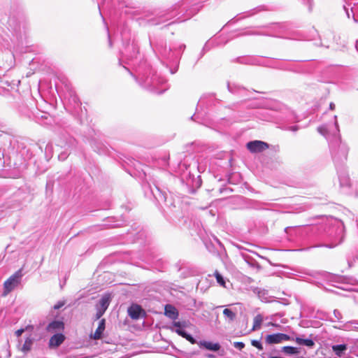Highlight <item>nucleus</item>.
I'll return each mask as SVG.
<instances>
[{
	"label": "nucleus",
	"instance_id": "1",
	"mask_svg": "<svg viewBox=\"0 0 358 358\" xmlns=\"http://www.w3.org/2000/svg\"><path fill=\"white\" fill-rule=\"evenodd\" d=\"M140 85L144 88L157 94H162L169 88L166 80L158 75L152 69L149 70L148 73H146L141 76Z\"/></svg>",
	"mask_w": 358,
	"mask_h": 358
},
{
	"label": "nucleus",
	"instance_id": "2",
	"mask_svg": "<svg viewBox=\"0 0 358 358\" xmlns=\"http://www.w3.org/2000/svg\"><path fill=\"white\" fill-rule=\"evenodd\" d=\"M332 158L336 164H339L347 159L349 148L345 143L341 142L339 136L330 142Z\"/></svg>",
	"mask_w": 358,
	"mask_h": 358
},
{
	"label": "nucleus",
	"instance_id": "3",
	"mask_svg": "<svg viewBox=\"0 0 358 358\" xmlns=\"http://www.w3.org/2000/svg\"><path fill=\"white\" fill-rule=\"evenodd\" d=\"M327 234L330 243L322 245L321 246L333 248L341 244L344 238V227L343 224L341 223L331 227Z\"/></svg>",
	"mask_w": 358,
	"mask_h": 358
},
{
	"label": "nucleus",
	"instance_id": "4",
	"mask_svg": "<svg viewBox=\"0 0 358 358\" xmlns=\"http://www.w3.org/2000/svg\"><path fill=\"white\" fill-rule=\"evenodd\" d=\"M22 269L17 270L10 276L3 283V295L6 296L20 284L22 278Z\"/></svg>",
	"mask_w": 358,
	"mask_h": 358
},
{
	"label": "nucleus",
	"instance_id": "5",
	"mask_svg": "<svg viewBox=\"0 0 358 358\" xmlns=\"http://www.w3.org/2000/svg\"><path fill=\"white\" fill-rule=\"evenodd\" d=\"M345 4L343 5V9L345 11L348 18H350V15L355 22H358V0H344Z\"/></svg>",
	"mask_w": 358,
	"mask_h": 358
},
{
	"label": "nucleus",
	"instance_id": "6",
	"mask_svg": "<svg viewBox=\"0 0 358 358\" xmlns=\"http://www.w3.org/2000/svg\"><path fill=\"white\" fill-rule=\"evenodd\" d=\"M292 337L282 333L268 334L265 338V341L268 345L278 344L283 341H291Z\"/></svg>",
	"mask_w": 358,
	"mask_h": 358
},
{
	"label": "nucleus",
	"instance_id": "7",
	"mask_svg": "<svg viewBox=\"0 0 358 358\" xmlns=\"http://www.w3.org/2000/svg\"><path fill=\"white\" fill-rule=\"evenodd\" d=\"M110 296L108 295L103 296L96 305V320H99L106 312L110 304Z\"/></svg>",
	"mask_w": 358,
	"mask_h": 358
},
{
	"label": "nucleus",
	"instance_id": "8",
	"mask_svg": "<svg viewBox=\"0 0 358 358\" xmlns=\"http://www.w3.org/2000/svg\"><path fill=\"white\" fill-rule=\"evenodd\" d=\"M247 148L251 152H261L268 148V144L261 141H250L246 145Z\"/></svg>",
	"mask_w": 358,
	"mask_h": 358
},
{
	"label": "nucleus",
	"instance_id": "9",
	"mask_svg": "<svg viewBox=\"0 0 358 358\" xmlns=\"http://www.w3.org/2000/svg\"><path fill=\"white\" fill-rule=\"evenodd\" d=\"M128 315L133 320H138L145 315L143 309L137 304H133L128 308Z\"/></svg>",
	"mask_w": 358,
	"mask_h": 358
},
{
	"label": "nucleus",
	"instance_id": "10",
	"mask_svg": "<svg viewBox=\"0 0 358 358\" xmlns=\"http://www.w3.org/2000/svg\"><path fill=\"white\" fill-rule=\"evenodd\" d=\"M64 329V324L60 320H54L50 322L46 327V330L50 333L61 331Z\"/></svg>",
	"mask_w": 358,
	"mask_h": 358
},
{
	"label": "nucleus",
	"instance_id": "11",
	"mask_svg": "<svg viewBox=\"0 0 358 358\" xmlns=\"http://www.w3.org/2000/svg\"><path fill=\"white\" fill-rule=\"evenodd\" d=\"M151 192L154 197L158 201H166L167 194L161 189L157 185L150 187Z\"/></svg>",
	"mask_w": 358,
	"mask_h": 358
},
{
	"label": "nucleus",
	"instance_id": "12",
	"mask_svg": "<svg viewBox=\"0 0 358 358\" xmlns=\"http://www.w3.org/2000/svg\"><path fill=\"white\" fill-rule=\"evenodd\" d=\"M157 50L163 57L170 60L173 59L174 53L171 48H167L166 45H157Z\"/></svg>",
	"mask_w": 358,
	"mask_h": 358
},
{
	"label": "nucleus",
	"instance_id": "13",
	"mask_svg": "<svg viewBox=\"0 0 358 358\" xmlns=\"http://www.w3.org/2000/svg\"><path fill=\"white\" fill-rule=\"evenodd\" d=\"M64 336L62 334H54L49 341L50 348H56L59 346L64 341Z\"/></svg>",
	"mask_w": 358,
	"mask_h": 358
},
{
	"label": "nucleus",
	"instance_id": "14",
	"mask_svg": "<svg viewBox=\"0 0 358 358\" xmlns=\"http://www.w3.org/2000/svg\"><path fill=\"white\" fill-rule=\"evenodd\" d=\"M201 348H204L208 350L217 352L220 349V345L218 343H212L210 341H201L198 343Z\"/></svg>",
	"mask_w": 358,
	"mask_h": 358
},
{
	"label": "nucleus",
	"instance_id": "15",
	"mask_svg": "<svg viewBox=\"0 0 358 358\" xmlns=\"http://www.w3.org/2000/svg\"><path fill=\"white\" fill-rule=\"evenodd\" d=\"M291 341H294L298 345L306 346L309 348H313L315 345V342L311 338H303L299 336L292 338Z\"/></svg>",
	"mask_w": 358,
	"mask_h": 358
},
{
	"label": "nucleus",
	"instance_id": "16",
	"mask_svg": "<svg viewBox=\"0 0 358 358\" xmlns=\"http://www.w3.org/2000/svg\"><path fill=\"white\" fill-rule=\"evenodd\" d=\"M165 315L171 320H176L178 316V312L174 306L168 304L165 306Z\"/></svg>",
	"mask_w": 358,
	"mask_h": 358
},
{
	"label": "nucleus",
	"instance_id": "17",
	"mask_svg": "<svg viewBox=\"0 0 358 358\" xmlns=\"http://www.w3.org/2000/svg\"><path fill=\"white\" fill-rule=\"evenodd\" d=\"M173 325L176 329H175L176 333H177L179 336L182 338H186L189 334L185 330L182 328L185 327V322L182 323L180 322H173Z\"/></svg>",
	"mask_w": 358,
	"mask_h": 358
},
{
	"label": "nucleus",
	"instance_id": "18",
	"mask_svg": "<svg viewBox=\"0 0 358 358\" xmlns=\"http://www.w3.org/2000/svg\"><path fill=\"white\" fill-rule=\"evenodd\" d=\"M106 327V320L102 319L99 321L97 329H96L93 338L96 340L100 339Z\"/></svg>",
	"mask_w": 358,
	"mask_h": 358
},
{
	"label": "nucleus",
	"instance_id": "19",
	"mask_svg": "<svg viewBox=\"0 0 358 358\" xmlns=\"http://www.w3.org/2000/svg\"><path fill=\"white\" fill-rule=\"evenodd\" d=\"M280 352L285 355H298L300 353V350L293 346H283L281 348Z\"/></svg>",
	"mask_w": 358,
	"mask_h": 358
},
{
	"label": "nucleus",
	"instance_id": "20",
	"mask_svg": "<svg viewBox=\"0 0 358 358\" xmlns=\"http://www.w3.org/2000/svg\"><path fill=\"white\" fill-rule=\"evenodd\" d=\"M348 350V345L346 344H339L332 346V350L337 356L341 357L345 354Z\"/></svg>",
	"mask_w": 358,
	"mask_h": 358
},
{
	"label": "nucleus",
	"instance_id": "21",
	"mask_svg": "<svg viewBox=\"0 0 358 358\" xmlns=\"http://www.w3.org/2000/svg\"><path fill=\"white\" fill-rule=\"evenodd\" d=\"M34 341V338H32L31 336L27 337L25 339L24 344L20 348V350L25 354L28 353L32 348Z\"/></svg>",
	"mask_w": 358,
	"mask_h": 358
},
{
	"label": "nucleus",
	"instance_id": "22",
	"mask_svg": "<svg viewBox=\"0 0 358 358\" xmlns=\"http://www.w3.org/2000/svg\"><path fill=\"white\" fill-rule=\"evenodd\" d=\"M246 208L259 210L262 208V203L256 200L248 199L245 202Z\"/></svg>",
	"mask_w": 358,
	"mask_h": 358
},
{
	"label": "nucleus",
	"instance_id": "23",
	"mask_svg": "<svg viewBox=\"0 0 358 358\" xmlns=\"http://www.w3.org/2000/svg\"><path fill=\"white\" fill-rule=\"evenodd\" d=\"M263 322V316L261 314L257 315L253 320L252 331H257L261 328Z\"/></svg>",
	"mask_w": 358,
	"mask_h": 358
},
{
	"label": "nucleus",
	"instance_id": "24",
	"mask_svg": "<svg viewBox=\"0 0 358 358\" xmlns=\"http://www.w3.org/2000/svg\"><path fill=\"white\" fill-rule=\"evenodd\" d=\"M206 0H194V3L192 4V7L189 9L188 16H192L196 14L201 8V6H199V3L205 1Z\"/></svg>",
	"mask_w": 358,
	"mask_h": 358
},
{
	"label": "nucleus",
	"instance_id": "25",
	"mask_svg": "<svg viewBox=\"0 0 358 358\" xmlns=\"http://www.w3.org/2000/svg\"><path fill=\"white\" fill-rule=\"evenodd\" d=\"M224 315L229 319V322H232L236 319V313L233 312L231 309L225 308L223 310Z\"/></svg>",
	"mask_w": 358,
	"mask_h": 358
},
{
	"label": "nucleus",
	"instance_id": "26",
	"mask_svg": "<svg viewBox=\"0 0 358 358\" xmlns=\"http://www.w3.org/2000/svg\"><path fill=\"white\" fill-rule=\"evenodd\" d=\"M214 275L217 280V283L221 286L225 287V280L223 276L217 271H215Z\"/></svg>",
	"mask_w": 358,
	"mask_h": 358
},
{
	"label": "nucleus",
	"instance_id": "27",
	"mask_svg": "<svg viewBox=\"0 0 358 358\" xmlns=\"http://www.w3.org/2000/svg\"><path fill=\"white\" fill-rule=\"evenodd\" d=\"M339 180L341 186L347 187L350 185V181L348 176H339Z\"/></svg>",
	"mask_w": 358,
	"mask_h": 358
},
{
	"label": "nucleus",
	"instance_id": "28",
	"mask_svg": "<svg viewBox=\"0 0 358 358\" xmlns=\"http://www.w3.org/2000/svg\"><path fill=\"white\" fill-rule=\"evenodd\" d=\"M251 344H252V346L257 348L259 350H263L262 344L261 343V342L259 341L252 340L251 341Z\"/></svg>",
	"mask_w": 358,
	"mask_h": 358
},
{
	"label": "nucleus",
	"instance_id": "29",
	"mask_svg": "<svg viewBox=\"0 0 358 358\" xmlns=\"http://www.w3.org/2000/svg\"><path fill=\"white\" fill-rule=\"evenodd\" d=\"M334 315L338 322H341L342 314L339 310L335 309L334 310Z\"/></svg>",
	"mask_w": 358,
	"mask_h": 358
},
{
	"label": "nucleus",
	"instance_id": "30",
	"mask_svg": "<svg viewBox=\"0 0 358 358\" xmlns=\"http://www.w3.org/2000/svg\"><path fill=\"white\" fill-rule=\"evenodd\" d=\"M317 131L323 136H326L327 134V128L326 126H321L317 128Z\"/></svg>",
	"mask_w": 358,
	"mask_h": 358
},
{
	"label": "nucleus",
	"instance_id": "31",
	"mask_svg": "<svg viewBox=\"0 0 358 358\" xmlns=\"http://www.w3.org/2000/svg\"><path fill=\"white\" fill-rule=\"evenodd\" d=\"M233 345L236 348L238 349L239 350H241L245 348V343L243 342H234Z\"/></svg>",
	"mask_w": 358,
	"mask_h": 358
},
{
	"label": "nucleus",
	"instance_id": "32",
	"mask_svg": "<svg viewBox=\"0 0 358 358\" xmlns=\"http://www.w3.org/2000/svg\"><path fill=\"white\" fill-rule=\"evenodd\" d=\"M69 155V153L66 152H62L58 155V159L60 161H64Z\"/></svg>",
	"mask_w": 358,
	"mask_h": 358
},
{
	"label": "nucleus",
	"instance_id": "33",
	"mask_svg": "<svg viewBox=\"0 0 358 358\" xmlns=\"http://www.w3.org/2000/svg\"><path fill=\"white\" fill-rule=\"evenodd\" d=\"M3 152L0 150V169L4 166Z\"/></svg>",
	"mask_w": 358,
	"mask_h": 358
},
{
	"label": "nucleus",
	"instance_id": "34",
	"mask_svg": "<svg viewBox=\"0 0 358 358\" xmlns=\"http://www.w3.org/2000/svg\"><path fill=\"white\" fill-rule=\"evenodd\" d=\"M187 341L190 342L192 344L198 343L196 340L189 334L187 335V336L185 338Z\"/></svg>",
	"mask_w": 358,
	"mask_h": 358
},
{
	"label": "nucleus",
	"instance_id": "35",
	"mask_svg": "<svg viewBox=\"0 0 358 358\" xmlns=\"http://www.w3.org/2000/svg\"><path fill=\"white\" fill-rule=\"evenodd\" d=\"M64 301H58L55 306H54V309L55 310H58L59 308H61L62 306H64Z\"/></svg>",
	"mask_w": 358,
	"mask_h": 358
},
{
	"label": "nucleus",
	"instance_id": "36",
	"mask_svg": "<svg viewBox=\"0 0 358 358\" xmlns=\"http://www.w3.org/2000/svg\"><path fill=\"white\" fill-rule=\"evenodd\" d=\"M287 130L292 131L293 132H296L299 129V126L294 125V126H290L287 128Z\"/></svg>",
	"mask_w": 358,
	"mask_h": 358
},
{
	"label": "nucleus",
	"instance_id": "37",
	"mask_svg": "<svg viewBox=\"0 0 358 358\" xmlns=\"http://www.w3.org/2000/svg\"><path fill=\"white\" fill-rule=\"evenodd\" d=\"M266 293L264 292H259V297L262 299V301H265V302H267L268 300L266 299V298H263V295H264Z\"/></svg>",
	"mask_w": 358,
	"mask_h": 358
},
{
	"label": "nucleus",
	"instance_id": "38",
	"mask_svg": "<svg viewBox=\"0 0 358 358\" xmlns=\"http://www.w3.org/2000/svg\"><path fill=\"white\" fill-rule=\"evenodd\" d=\"M334 119H335L334 124H335L336 131L337 133H339V127H338V122L336 120V119H337V116L336 115L334 116Z\"/></svg>",
	"mask_w": 358,
	"mask_h": 358
},
{
	"label": "nucleus",
	"instance_id": "39",
	"mask_svg": "<svg viewBox=\"0 0 358 358\" xmlns=\"http://www.w3.org/2000/svg\"><path fill=\"white\" fill-rule=\"evenodd\" d=\"M24 332V329H18L15 331V334L17 336H20L22 333Z\"/></svg>",
	"mask_w": 358,
	"mask_h": 358
},
{
	"label": "nucleus",
	"instance_id": "40",
	"mask_svg": "<svg viewBox=\"0 0 358 358\" xmlns=\"http://www.w3.org/2000/svg\"><path fill=\"white\" fill-rule=\"evenodd\" d=\"M52 144H50V143L47 144V145L45 147V152H48L49 150L50 151L52 150Z\"/></svg>",
	"mask_w": 358,
	"mask_h": 358
},
{
	"label": "nucleus",
	"instance_id": "41",
	"mask_svg": "<svg viewBox=\"0 0 358 358\" xmlns=\"http://www.w3.org/2000/svg\"><path fill=\"white\" fill-rule=\"evenodd\" d=\"M107 31H108V27H107ZM108 36L109 46L112 47V41H111V39H110V36L109 32H108Z\"/></svg>",
	"mask_w": 358,
	"mask_h": 358
},
{
	"label": "nucleus",
	"instance_id": "42",
	"mask_svg": "<svg viewBox=\"0 0 358 358\" xmlns=\"http://www.w3.org/2000/svg\"><path fill=\"white\" fill-rule=\"evenodd\" d=\"M201 180L200 178V176H198V179L196 180V185L199 187L201 186Z\"/></svg>",
	"mask_w": 358,
	"mask_h": 358
},
{
	"label": "nucleus",
	"instance_id": "43",
	"mask_svg": "<svg viewBox=\"0 0 358 358\" xmlns=\"http://www.w3.org/2000/svg\"><path fill=\"white\" fill-rule=\"evenodd\" d=\"M199 104H204L205 103V96H202L201 99L199 101Z\"/></svg>",
	"mask_w": 358,
	"mask_h": 358
},
{
	"label": "nucleus",
	"instance_id": "44",
	"mask_svg": "<svg viewBox=\"0 0 358 358\" xmlns=\"http://www.w3.org/2000/svg\"><path fill=\"white\" fill-rule=\"evenodd\" d=\"M329 108H330L331 110H334V108H335V104H334V103H332V102H331V103H330V104H329Z\"/></svg>",
	"mask_w": 358,
	"mask_h": 358
},
{
	"label": "nucleus",
	"instance_id": "45",
	"mask_svg": "<svg viewBox=\"0 0 358 358\" xmlns=\"http://www.w3.org/2000/svg\"><path fill=\"white\" fill-rule=\"evenodd\" d=\"M228 90L232 92V93H235V91L232 89V87H231V85L229 84H228Z\"/></svg>",
	"mask_w": 358,
	"mask_h": 358
},
{
	"label": "nucleus",
	"instance_id": "46",
	"mask_svg": "<svg viewBox=\"0 0 358 358\" xmlns=\"http://www.w3.org/2000/svg\"><path fill=\"white\" fill-rule=\"evenodd\" d=\"M14 20L13 19H9L8 23L10 26H12V24L13 23Z\"/></svg>",
	"mask_w": 358,
	"mask_h": 358
},
{
	"label": "nucleus",
	"instance_id": "47",
	"mask_svg": "<svg viewBox=\"0 0 358 358\" xmlns=\"http://www.w3.org/2000/svg\"><path fill=\"white\" fill-rule=\"evenodd\" d=\"M344 328H347V324H344L342 327L341 326L338 327V329H344Z\"/></svg>",
	"mask_w": 358,
	"mask_h": 358
},
{
	"label": "nucleus",
	"instance_id": "48",
	"mask_svg": "<svg viewBox=\"0 0 358 358\" xmlns=\"http://www.w3.org/2000/svg\"><path fill=\"white\" fill-rule=\"evenodd\" d=\"M350 323L357 324H358V321L357 320H353V321L350 322Z\"/></svg>",
	"mask_w": 358,
	"mask_h": 358
},
{
	"label": "nucleus",
	"instance_id": "49",
	"mask_svg": "<svg viewBox=\"0 0 358 358\" xmlns=\"http://www.w3.org/2000/svg\"><path fill=\"white\" fill-rule=\"evenodd\" d=\"M180 275L182 276V278H186V275L184 274V272H182Z\"/></svg>",
	"mask_w": 358,
	"mask_h": 358
},
{
	"label": "nucleus",
	"instance_id": "50",
	"mask_svg": "<svg viewBox=\"0 0 358 358\" xmlns=\"http://www.w3.org/2000/svg\"><path fill=\"white\" fill-rule=\"evenodd\" d=\"M321 45H322V46H324V47H326V48H329V45L324 44V43H321Z\"/></svg>",
	"mask_w": 358,
	"mask_h": 358
},
{
	"label": "nucleus",
	"instance_id": "51",
	"mask_svg": "<svg viewBox=\"0 0 358 358\" xmlns=\"http://www.w3.org/2000/svg\"><path fill=\"white\" fill-rule=\"evenodd\" d=\"M24 115H25L26 116H28L29 117H31L30 113H29V112H28V113H26Z\"/></svg>",
	"mask_w": 358,
	"mask_h": 358
},
{
	"label": "nucleus",
	"instance_id": "52",
	"mask_svg": "<svg viewBox=\"0 0 358 358\" xmlns=\"http://www.w3.org/2000/svg\"><path fill=\"white\" fill-rule=\"evenodd\" d=\"M208 358H214L215 356L213 355H208Z\"/></svg>",
	"mask_w": 358,
	"mask_h": 358
},
{
	"label": "nucleus",
	"instance_id": "53",
	"mask_svg": "<svg viewBox=\"0 0 358 358\" xmlns=\"http://www.w3.org/2000/svg\"><path fill=\"white\" fill-rule=\"evenodd\" d=\"M289 229H291V227H286V228H285V231L286 232H287V231H288Z\"/></svg>",
	"mask_w": 358,
	"mask_h": 358
},
{
	"label": "nucleus",
	"instance_id": "54",
	"mask_svg": "<svg viewBox=\"0 0 358 358\" xmlns=\"http://www.w3.org/2000/svg\"><path fill=\"white\" fill-rule=\"evenodd\" d=\"M183 269H184V268L179 267V268H178V271H182Z\"/></svg>",
	"mask_w": 358,
	"mask_h": 358
},
{
	"label": "nucleus",
	"instance_id": "55",
	"mask_svg": "<svg viewBox=\"0 0 358 358\" xmlns=\"http://www.w3.org/2000/svg\"><path fill=\"white\" fill-rule=\"evenodd\" d=\"M10 355H11L10 352L8 351L7 357L9 358L10 357Z\"/></svg>",
	"mask_w": 358,
	"mask_h": 358
},
{
	"label": "nucleus",
	"instance_id": "56",
	"mask_svg": "<svg viewBox=\"0 0 358 358\" xmlns=\"http://www.w3.org/2000/svg\"><path fill=\"white\" fill-rule=\"evenodd\" d=\"M196 116V114H194L193 116H192L191 119L194 120V117Z\"/></svg>",
	"mask_w": 358,
	"mask_h": 358
},
{
	"label": "nucleus",
	"instance_id": "57",
	"mask_svg": "<svg viewBox=\"0 0 358 358\" xmlns=\"http://www.w3.org/2000/svg\"><path fill=\"white\" fill-rule=\"evenodd\" d=\"M131 48H132L133 50H135V49H136V48H135L134 45H132V46H131Z\"/></svg>",
	"mask_w": 358,
	"mask_h": 358
},
{
	"label": "nucleus",
	"instance_id": "58",
	"mask_svg": "<svg viewBox=\"0 0 358 358\" xmlns=\"http://www.w3.org/2000/svg\"><path fill=\"white\" fill-rule=\"evenodd\" d=\"M175 72H176V71H171V73L172 74L175 73Z\"/></svg>",
	"mask_w": 358,
	"mask_h": 358
},
{
	"label": "nucleus",
	"instance_id": "59",
	"mask_svg": "<svg viewBox=\"0 0 358 358\" xmlns=\"http://www.w3.org/2000/svg\"><path fill=\"white\" fill-rule=\"evenodd\" d=\"M271 324H272L273 326H275V327L277 326V324H273V323H271Z\"/></svg>",
	"mask_w": 358,
	"mask_h": 358
},
{
	"label": "nucleus",
	"instance_id": "60",
	"mask_svg": "<svg viewBox=\"0 0 358 358\" xmlns=\"http://www.w3.org/2000/svg\"><path fill=\"white\" fill-rule=\"evenodd\" d=\"M356 48H357V50H358V45H357Z\"/></svg>",
	"mask_w": 358,
	"mask_h": 358
}]
</instances>
